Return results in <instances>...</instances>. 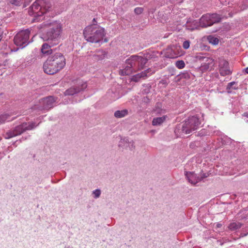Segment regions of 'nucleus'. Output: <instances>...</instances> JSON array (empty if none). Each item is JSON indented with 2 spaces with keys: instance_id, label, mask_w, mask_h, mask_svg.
<instances>
[{
  "instance_id": "393cba45",
  "label": "nucleus",
  "mask_w": 248,
  "mask_h": 248,
  "mask_svg": "<svg viewBox=\"0 0 248 248\" xmlns=\"http://www.w3.org/2000/svg\"><path fill=\"white\" fill-rule=\"evenodd\" d=\"M166 57L169 58H174L176 57V54L172 52V49L169 48L167 50V52L166 53Z\"/></svg>"
},
{
  "instance_id": "bb28decb",
  "label": "nucleus",
  "mask_w": 248,
  "mask_h": 248,
  "mask_svg": "<svg viewBox=\"0 0 248 248\" xmlns=\"http://www.w3.org/2000/svg\"><path fill=\"white\" fill-rule=\"evenodd\" d=\"M9 2L12 5L20 6L22 3V0H8Z\"/></svg>"
},
{
  "instance_id": "f8f14e48",
  "label": "nucleus",
  "mask_w": 248,
  "mask_h": 248,
  "mask_svg": "<svg viewBox=\"0 0 248 248\" xmlns=\"http://www.w3.org/2000/svg\"><path fill=\"white\" fill-rule=\"evenodd\" d=\"M219 73L222 76L229 75L232 74L230 70L228 62L225 60H221L219 62Z\"/></svg>"
},
{
  "instance_id": "473e14b6",
  "label": "nucleus",
  "mask_w": 248,
  "mask_h": 248,
  "mask_svg": "<svg viewBox=\"0 0 248 248\" xmlns=\"http://www.w3.org/2000/svg\"><path fill=\"white\" fill-rule=\"evenodd\" d=\"M143 9L142 7H137L134 10V12L137 15H140L142 13Z\"/></svg>"
},
{
  "instance_id": "9d476101",
  "label": "nucleus",
  "mask_w": 248,
  "mask_h": 248,
  "mask_svg": "<svg viewBox=\"0 0 248 248\" xmlns=\"http://www.w3.org/2000/svg\"><path fill=\"white\" fill-rule=\"evenodd\" d=\"M37 125H35L34 123H23L21 124L16 126L13 130L10 131L6 133V138L10 139L16 136L21 134L26 130H31L35 127Z\"/></svg>"
},
{
  "instance_id": "c756f323",
  "label": "nucleus",
  "mask_w": 248,
  "mask_h": 248,
  "mask_svg": "<svg viewBox=\"0 0 248 248\" xmlns=\"http://www.w3.org/2000/svg\"><path fill=\"white\" fill-rule=\"evenodd\" d=\"M122 141L126 142V143H129L131 144V147H130V150H132L135 149V146L134 145V142L133 141H131V142H129L127 139L124 138V139L121 140Z\"/></svg>"
},
{
  "instance_id": "2eb2a0df",
  "label": "nucleus",
  "mask_w": 248,
  "mask_h": 248,
  "mask_svg": "<svg viewBox=\"0 0 248 248\" xmlns=\"http://www.w3.org/2000/svg\"><path fill=\"white\" fill-rule=\"evenodd\" d=\"M106 55V52L103 50H98L96 51V54L93 55V57L95 60H103Z\"/></svg>"
},
{
  "instance_id": "0eeeda50",
  "label": "nucleus",
  "mask_w": 248,
  "mask_h": 248,
  "mask_svg": "<svg viewBox=\"0 0 248 248\" xmlns=\"http://www.w3.org/2000/svg\"><path fill=\"white\" fill-rule=\"evenodd\" d=\"M30 31L29 29L19 31L14 37V44L19 47L16 48L15 51H17L19 48H23L30 43L29 37Z\"/></svg>"
},
{
  "instance_id": "7c9ffc66",
  "label": "nucleus",
  "mask_w": 248,
  "mask_h": 248,
  "mask_svg": "<svg viewBox=\"0 0 248 248\" xmlns=\"http://www.w3.org/2000/svg\"><path fill=\"white\" fill-rule=\"evenodd\" d=\"M93 194L94 195V198L97 199L100 196L101 190L99 189H95L93 191Z\"/></svg>"
},
{
  "instance_id": "ea45409f",
  "label": "nucleus",
  "mask_w": 248,
  "mask_h": 248,
  "mask_svg": "<svg viewBox=\"0 0 248 248\" xmlns=\"http://www.w3.org/2000/svg\"><path fill=\"white\" fill-rule=\"evenodd\" d=\"M243 115L245 117L248 118V113H244Z\"/></svg>"
},
{
  "instance_id": "c03bdc74",
  "label": "nucleus",
  "mask_w": 248,
  "mask_h": 248,
  "mask_svg": "<svg viewBox=\"0 0 248 248\" xmlns=\"http://www.w3.org/2000/svg\"><path fill=\"white\" fill-rule=\"evenodd\" d=\"M162 82L163 84H167L166 81L163 80L162 81Z\"/></svg>"
},
{
  "instance_id": "37998d69",
  "label": "nucleus",
  "mask_w": 248,
  "mask_h": 248,
  "mask_svg": "<svg viewBox=\"0 0 248 248\" xmlns=\"http://www.w3.org/2000/svg\"><path fill=\"white\" fill-rule=\"evenodd\" d=\"M2 33L0 32V41H1V40L2 39Z\"/></svg>"
},
{
  "instance_id": "9b49d317",
  "label": "nucleus",
  "mask_w": 248,
  "mask_h": 248,
  "mask_svg": "<svg viewBox=\"0 0 248 248\" xmlns=\"http://www.w3.org/2000/svg\"><path fill=\"white\" fill-rule=\"evenodd\" d=\"M87 87L86 83H82L80 85L73 86L66 90L64 92V94L65 95H73L83 91Z\"/></svg>"
},
{
  "instance_id": "5701e85b",
  "label": "nucleus",
  "mask_w": 248,
  "mask_h": 248,
  "mask_svg": "<svg viewBox=\"0 0 248 248\" xmlns=\"http://www.w3.org/2000/svg\"><path fill=\"white\" fill-rule=\"evenodd\" d=\"M178 76L180 77V78H184L187 79L190 78L192 76V75L191 74V73L188 72H185L181 73L178 75Z\"/></svg>"
},
{
  "instance_id": "e433bc0d",
  "label": "nucleus",
  "mask_w": 248,
  "mask_h": 248,
  "mask_svg": "<svg viewBox=\"0 0 248 248\" xmlns=\"http://www.w3.org/2000/svg\"><path fill=\"white\" fill-rule=\"evenodd\" d=\"M32 0H24V7H26L31 2Z\"/></svg>"
},
{
  "instance_id": "39448f33",
  "label": "nucleus",
  "mask_w": 248,
  "mask_h": 248,
  "mask_svg": "<svg viewBox=\"0 0 248 248\" xmlns=\"http://www.w3.org/2000/svg\"><path fill=\"white\" fill-rule=\"evenodd\" d=\"M200 124L199 119L196 116H192L186 120L182 124L178 125L174 132L180 134H189L197 130Z\"/></svg>"
},
{
  "instance_id": "79ce46f5",
  "label": "nucleus",
  "mask_w": 248,
  "mask_h": 248,
  "mask_svg": "<svg viewBox=\"0 0 248 248\" xmlns=\"http://www.w3.org/2000/svg\"><path fill=\"white\" fill-rule=\"evenodd\" d=\"M245 72L247 74H248V67L245 69Z\"/></svg>"
},
{
  "instance_id": "423d86ee",
  "label": "nucleus",
  "mask_w": 248,
  "mask_h": 248,
  "mask_svg": "<svg viewBox=\"0 0 248 248\" xmlns=\"http://www.w3.org/2000/svg\"><path fill=\"white\" fill-rule=\"evenodd\" d=\"M57 98L53 96H48L42 98L39 103L32 107L31 109L36 110L37 112L43 110H48L53 108L56 102Z\"/></svg>"
},
{
  "instance_id": "58836bf2",
  "label": "nucleus",
  "mask_w": 248,
  "mask_h": 248,
  "mask_svg": "<svg viewBox=\"0 0 248 248\" xmlns=\"http://www.w3.org/2000/svg\"><path fill=\"white\" fill-rule=\"evenodd\" d=\"M200 177H201V178H202V180L204 178L207 177V176L206 175V174L205 173H203Z\"/></svg>"
},
{
  "instance_id": "f704fd0d",
  "label": "nucleus",
  "mask_w": 248,
  "mask_h": 248,
  "mask_svg": "<svg viewBox=\"0 0 248 248\" xmlns=\"http://www.w3.org/2000/svg\"><path fill=\"white\" fill-rule=\"evenodd\" d=\"M143 72H146V77L151 75V74H152L153 73H154L155 72V70H152L150 68H149L148 69H147L146 70H145V71H144Z\"/></svg>"
},
{
  "instance_id": "f03ea898",
  "label": "nucleus",
  "mask_w": 248,
  "mask_h": 248,
  "mask_svg": "<svg viewBox=\"0 0 248 248\" xmlns=\"http://www.w3.org/2000/svg\"><path fill=\"white\" fill-rule=\"evenodd\" d=\"M48 28L42 35V39L44 41L51 44L52 46L58 45L60 41L62 27L60 23L57 21H48L44 24Z\"/></svg>"
},
{
  "instance_id": "6ab92c4d",
  "label": "nucleus",
  "mask_w": 248,
  "mask_h": 248,
  "mask_svg": "<svg viewBox=\"0 0 248 248\" xmlns=\"http://www.w3.org/2000/svg\"><path fill=\"white\" fill-rule=\"evenodd\" d=\"M162 105L161 103H157L156 104L154 111L156 114L161 115L164 114L166 112V110L164 109L161 108Z\"/></svg>"
},
{
  "instance_id": "72a5a7b5",
  "label": "nucleus",
  "mask_w": 248,
  "mask_h": 248,
  "mask_svg": "<svg viewBox=\"0 0 248 248\" xmlns=\"http://www.w3.org/2000/svg\"><path fill=\"white\" fill-rule=\"evenodd\" d=\"M190 46V41L189 40H186L184 42L183 44V47L184 48L186 49L189 47Z\"/></svg>"
},
{
  "instance_id": "2f4dec72",
  "label": "nucleus",
  "mask_w": 248,
  "mask_h": 248,
  "mask_svg": "<svg viewBox=\"0 0 248 248\" xmlns=\"http://www.w3.org/2000/svg\"><path fill=\"white\" fill-rule=\"evenodd\" d=\"M213 64H201V69L202 70H207L209 69L210 65Z\"/></svg>"
},
{
  "instance_id": "a211bd4d",
  "label": "nucleus",
  "mask_w": 248,
  "mask_h": 248,
  "mask_svg": "<svg viewBox=\"0 0 248 248\" xmlns=\"http://www.w3.org/2000/svg\"><path fill=\"white\" fill-rule=\"evenodd\" d=\"M128 114L127 109H123L121 110H117L114 113V116L118 118L124 117Z\"/></svg>"
},
{
  "instance_id": "412c9836",
  "label": "nucleus",
  "mask_w": 248,
  "mask_h": 248,
  "mask_svg": "<svg viewBox=\"0 0 248 248\" xmlns=\"http://www.w3.org/2000/svg\"><path fill=\"white\" fill-rule=\"evenodd\" d=\"M126 64L127 65L125 66V68L122 71V73L123 75H128L134 71V70L132 67H129V65L128 64Z\"/></svg>"
},
{
  "instance_id": "cd10ccee",
  "label": "nucleus",
  "mask_w": 248,
  "mask_h": 248,
  "mask_svg": "<svg viewBox=\"0 0 248 248\" xmlns=\"http://www.w3.org/2000/svg\"><path fill=\"white\" fill-rule=\"evenodd\" d=\"M202 64H213V60L209 57H205L202 62Z\"/></svg>"
},
{
  "instance_id": "1a4fd4ad",
  "label": "nucleus",
  "mask_w": 248,
  "mask_h": 248,
  "mask_svg": "<svg viewBox=\"0 0 248 248\" xmlns=\"http://www.w3.org/2000/svg\"><path fill=\"white\" fill-rule=\"evenodd\" d=\"M221 18V16L216 13L206 14L202 15L200 18V25L202 28L211 26L214 24L220 22Z\"/></svg>"
},
{
  "instance_id": "f257e3e1",
  "label": "nucleus",
  "mask_w": 248,
  "mask_h": 248,
  "mask_svg": "<svg viewBox=\"0 0 248 248\" xmlns=\"http://www.w3.org/2000/svg\"><path fill=\"white\" fill-rule=\"evenodd\" d=\"M53 9V7L49 1L46 0H37L30 7L29 14L35 17L34 20L39 21L44 14L45 15L43 18L46 20L49 16L53 17L54 14L51 12Z\"/></svg>"
},
{
  "instance_id": "4be33fe9",
  "label": "nucleus",
  "mask_w": 248,
  "mask_h": 248,
  "mask_svg": "<svg viewBox=\"0 0 248 248\" xmlns=\"http://www.w3.org/2000/svg\"><path fill=\"white\" fill-rule=\"evenodd\" d=\"M236 84V82L234 81H232L230 82L228 84L227 86V90H228V92L229 93H231V91H230L231 89L233 90H237L238 87L236 86H234Z\"/></svg>"
},
{
  "instance_id": "6e6552de",
  "label": "nucleus",
  "mask_w": 248,
  "mask_h": 248,
  "mask_svg": "<svg viewBox=\"0 0 248 248\" xmlns=\"http://www.w3.org/2000/svg\"><path fill=\"white\" fill-rule=\"evenodd\" d=\"M148 62V59L140 56L132 55L126 60V63L129 65V67H132L134 72L142 69Z\"/></svg>"
},
{
  "instance_id": "aec40b11",
  "label": "nucleus",
  "mask_w": 248,
  "mask_h": 248,
  "mask_svg": "<svg viewBox=\"0 0 248 248\" xmlns=\"http://www.w3.org/2000/svg\"><path fill=\"white\" fill-rule=\"evenodd\" d=\"M242 226V224L240 222H233L230 224L229 228L230 230L235 231L240 229Z\"/></svg>"
},
{
  "instance_id": "4468645a",
  "label": "nucleus",
  "mask_w": 248,
  "mask_h": 248,
  "mask_svg": "<svg viewBox=\"0 0 248 248\" xmlns=\"http://www.w3.org/2000/svg\"><path fill=\"white\" fill-rule=\"evenodd\" d=\"M51 46H52L48 43L44 44L41 48L42 52L46 54H51L52 53V49L50 48Z\"/></svg>"
},
{
  "instance_id": "c85d7f7f",
  "label": "nucleus",
  "mask_w": 248,
  "mask_h": 248,
  "mask_svg": "<svg viewBox=\"0 0 248 248\" xmlns=\"http://www.w3.org/2000/svg\"><path fill=\"white\" fill-rule=\"evenodd\" d=\"M176 66L179 69H182L185 66L184 62L182 60L177 61L175 63Z\"/></svg>"
},
{
  "instance_id": "a19ab883",
  "label": "nucleus",
  "mask_w": 248,
  "mask_h": 248,
  "mask_svg": "<svg viewBox=\"0 0 248 248\" xmlns=\"http://www.w3.org/2000/svg\"><path fill=\"white\" fill-rule=\"evenodd\" d=\"M93 24H95V23L96 22V19L95 18L93 19Z\"/></svg>"
},
{
  "instance_id": "ddd939ff",
  "label": "nucleus",
  "mask_w": 248,
  "mask_h": 248,
  "mask_svg": "<svg viewBox=\"0 0 248 248\" xmlns=\"http://www.w3.org/2000/svg\"><path fill=\"white\" fill-rule=\"evenodd\" d=\"M185 176L189 183L193 185H196V174L193 172L185 171Z\"/></svg>"
},
{
  "instance_id": "a18cd8bd",
  "label": "nucleus",
  "mask_w": 248,
  "mask_h": 248,
  "mask_svg": "<svg viewBox=\"0 0 248 248\" xmlns=\"http://www.w3.org/2000/svg\"><path fill=\"white\" fill-rule=\"evenodd\" d=\"M104 42H108V40H107L106 38H105V39H104Z\"/></svg>"
},
{
  "instance_id": "b1692460",
  "label": "nucleus",
  "mask_w": 248,
  "mask_h": 248,
  "mask_svg": "<svg viewBox=\"0 0 248 248\" xmlns=\"http://www.w3.org/2000/svg\"><path fill=\"white\" fill-rule=\"evenodd\" d=\"M208 40L210 44L216 45L218 44L219 40L217 37H215L212 36H209L208 37Z\"/></svg>"
},
{
  "instance_id": "dca6fc26",
  "label": "nucleus",
  "mask_w": 248,
  "mask_h": 248,
  "mask_svg": "<svg viewBox=\"0 0 248 248\" xmlns=\"http://www.w3.org/2000/svg\"><path fill=\"white\" fill-rule=\"evenodd\" d=\"M166 116L163 115L162 117L155 118L152 121L153 125H158L162 124L166 120Z\"/></svg>"
},
{
  "instance_id": "7ed1b4c3",
  "label": "nucleus",
  "mask_w": 248,
  "mask_h": 248,
  "mask_svg": "<svg viewBox=\"0 0 248 248\" xmlns=\"http://www.w3.org/2000/svg\"><path fill=\"white\" fill-rule=\"evenodd\" d=\"M65 65V59L61 53L49 56L44 63V72L48 75H53L62 69Z\"/></svg>"
},
{
  "instance_id": "20e7f679",
  "label": "nucleus",
  "mask_w": 248,
  "mask_h": 248,
  "mask_svg": "<svg viewBox=\"0 0 248 248\" xmlns=\"http://www.w3.org/2000/svg\"><path fill=\"white\" fill-rule=\"evenodd\" d=\"M83 34L88 42L98 43L105 35V29L96 24H93L85 28Z\"/></svg>"
},
{
  "instance_id": "de8ad7c7",
  "label": "nucleus",
  "mask_w": 248,
  "mask_h": 248,
  "mask_svg": "<svg viewBox=\"0 0 248 248\" xmlns=\"http://www.w3.org/2000/svg\"><path fill=\"white\" fill-rule=\"evenodd\" d=\"M217 226L218 227H220V225L219 224H217Z\"/></svg>"
},
{
  "instance_id": "f3484780",
  "label": "nucleus",
  "mask_w": 248,
  "mask_h": 248,
  "mask_svg": "<svg viewBox=\"0 0 248 248\" xmlns=\"http://www.w3.org/2000/svg\"><path fill=\"white\" fill-rule=\"evenodd\" d=\"M13 115V113L11 112L9 113H6L0 116V124L4 123L6 120L11 121L10 117ZM13 119H12L13 120Z\"/></svg>"
},
{
  "instance_id": "a878e982",
  "label": "nucleus",
  "mask_w": 248,
  "mask_h": 248,
  "mask_svg": "<svg viewBox=\"0 0 248 248\" xmlns=\"http://www.w3.org/2000/svg\"><path fill=\"white\" fill-rule=\"evenodd\" d=\"M146 72H141L140 73H139L138 74H137L133 77V79L136 81H138V80L141 78H145L146 77Z\"/></svg>"
},
{
  "instance_id": "c9c22d12",
  "label": "nucleus",
  "mask_w": 248,
  "mask_h": 248,
  "mask_svg": "<svg viewBox=\"0 0 248 248\" xmlns=\"http://www.w3.org/2000/svg\"><path fill=\"white\" fill-rule=\"evenodd\" d=\"M195 58H196V59L197 60H199V61H200L202 62V60H203V58H205V56H203L201 55L200 54H197L195 56Z\"/></svg>"
},
{
  "instance_id": "4c0bfd02",
  "label": "nucleus",
  "mask_w": 248,
  "mask_h": 248,
  "mask_svg": "<svg viewBox=\"0 0 248 248\" xmlns=\"http://www.w3.org/2000/svg\"><path fill=\"white\" fill-rule=\"evenodd\" d=\"M202 180V178H201V177L198 176L197 175V178H196V179L195 180V181H196V184L197 183H198V182H199L201 181Z\"/></svg>"
},
{
  "instance_id": "49530a36",
  "label": "nucleus",
  "mask_w": 248,
  "mask_h": 248,
  "mask_svg": "<svg viewBox=\"0 0 248 248\" xmlns=\"http://www.w3.org/2000/svg\"><path fill=\"white\" fill-rule=\"evenodd\" d=\"M217 226L218 227H220V225L219 224H217Z\"/></svg>"
}]
</instances>
